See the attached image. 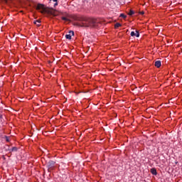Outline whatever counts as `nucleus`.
I'll use <instances>...</instances> for the list:
<instances>
[{
  "label": "nucleus",
  "mask_w": 182,
  "mask_h": 182,
  "mask_svg": "<svg viewBox=\"0 0 182 182\" xmlns=\"http://www.w3.org/2000/svg\"><path fill=\"white\" fill-rule=\"evenodd\" d=\"M100 23V21L98 18H87L81 24L77 23V26L81 28H97Z\"/></svg>",
  "instance_id": "1"
},
{
  "label": "nucleus",
  "mask_w": 182,
  "mask_h": 182,
  "mask_svg": "<svg viewBox=\"0 0 182 182\" xmlns=\"http://www.w3.org/2000/svg\"><path fill=\"white\" fill-rule=\"evenodd\" d=\"M36 9H37V11L42 9L41 14H48V15H52L53 16H56V15H58L56 14V10L49 7H45V4H38Z\"/></svg>",
  "instance_id": "2"
},
{
  "label": "nucleus",
  "mask_w": 182,
  "mask_h": 182,
  "mask_svg": "<svg viewBox=\"0 0 182 182\" xmlns=\"http://www.w3.org/2000/svg\"><path fill=\"white\" fill-rule=\"evenodd\" d=\"M55 164H56V162L55 161H49L46 164V167L48 170V171H52V170L55 169Z\"/></svg>",
  "instance_id": "3"
},
{
  "label": "nucleus",
  "mask_w": 182,
  "mask_h": 182,
  "mask_svg": "<svg viewBox=\"0 0 182 182\" xmlns=\"http://www.w3.org/2000/svg\"><path fill=\"white\" fill-rule=\"evenodd\" d=\"M131 36H136V38H139L140 36V33L138 31H136V33L134 31H132Z\"/></svg>",
  "instance_id": "4"
},
{
  "label": "nucleus",
  "mask_w": 182,
  "mask_h": 182,
  "mask_svg": "<svg viewBox=\"0 0 182 182\" xmlns=\"http://www.w3.org/2000/svg\"><path fill=\"white\" fill-rule=\"evenodd\" d=\"M151 173L154 176H157V170H156L154 168H151Z\"/></svg>",
  "instance_id": "5"
},
{
  "label": "nucleus",
  "mask_w": 182,
  "mask_h": 182,
  "mask_svg": "<svg viewBox=\"0 0 182 182\" xmlns=\"http://www.w3.org/2000/svg\"><path fill=\"white\" fill-rule=\"evenodd\" d=\"M155 66H156V68H160V66H161V61H160V60L156 61Z\"/></svg>",
  "instance_id": "6"
},
{
  "label": "nucleus",
  "mask_w": 182,
  "mask_h": 182,
  "mask_svg": "<svg viewBox=\"0 0 182 182\" xmlns=\"http://www.w3.org/2000/svg\"><path fill=\"white\" fill-rule=\"evenodd\" d=\"M35 25H37V26H41V20H36L33 22Z\"/></svg>",
  "instance_id": "7"
},
{
  "label": "nucleus",
  "mask_w": 182,
  "mask_h": 182,
  "mask_svg": "<svg viewBox=\"0 0 182 182\" xmlns=\"http://www.w3.org/2000/svg\"><path fill=\"white\" fill-rule=\"evenodd\" d=\"M120 26H122V24L119 23H117L114 25L115 29H117V28H120Z\"/></svg>",
  "instance_id": "8"
},
{
  "label": "nucleus",
  "mask_w": 182,
  "mask_h": 182,
  "mask_svg": "<svg viewBox=\"0 0 182 182\" xmlns=\"http://www.w3.org/2000/svg\"><path fill=\"white\" fill-rule=\"evenodd\" d=\"M65 38H66V39L70 40V39H72V35L67 34V35H65Z\"/></svg>",
  "instance_id": "9"
},
{
  "label": "nucleus",
  "mask_w": 182,
  "mask_h": 182,
  "mask_svg": "<svg viewBox=\"0 0 182 182\" xmlns=\"http://www.w3.org/2000/svg\"><path fill=\"white\" fill-rule=\"evenodd\" d=\"M11 151H18V148L16 146H14L11 149Z\"/></svg>",
  "instance_id": "10"
},
{
  "label": "nucleus",
  "mask_w": 182,
  "mask_h": 182,
  "mask_svg": "<svg viewBox=\"0 0 182 182\" xmlns=\"http://www.w3.org/2000/svg\"><path fill=\"white\" fill-rule=\"evenodd\" d=\"M128 15H129L130 16H132V15H134V11L133 10H130Z\"/></svg>",
  "instance_id": "11"
},
{
  "label": "nucleus",
  "mask_w": 182,
  "mask_h": 182,
  "mask_svg": "<svg viewBox=\"0 0 182 182\" xmlns=\"http://www.w3.org/2000/svg\"><path fill=\"white\" fill-rule=\"evenodd\" d=\"M120 16H121V18H124V19H126V18H127L126 15H124L123 14H121Z\"/></svg>",
  "instance_id": "12"
},
{
  "label": "nucleus",
  "mask_w": 182,
  "mask_h": 182,
  "mask_svg": "<svg viewBox=\"0 0 182 182\" xmlns=\"http://www.w3.org/2000/svg\"><path fill=\"white\" fill-rule=\"evenodd\" d=\"M61 19L63 21H68V18H66V17H61Z\"/></svg>",
  "instance_id": "13"
},
{
  "label": "nucleus",
  "mask_w": 182,
  "mask_h": 182,
  "mask_svg": "<svg viewBox=\"0 0 182 182\" xmlns=\"http://www.w3.org/2000/svg\"><path fill=\"white\" fill-rule=\"evenodd\" d=\"M69 33L70 35H73V36L75 35V32H73V31H70Z\"/></svg>",
  "instance_id": "14"
},
{
  "label": "nucleus",
  "mask_w": 182,
  "mask_h": 182,
  "mask_svg": "<svg viewBox=\"0 0 182 182\" xmlns=\"http://www.w3.org/2000/svg\"><path fill=\"white\" fill-rule=\"evenodd\" d=\"M54 6H58V1H55V3L54 4Z\"/></svg>",
  "instance_id": "15"
},
{
  "label": "nucleus",
  "mask_w": 182,
  "mask_h": 182,
  "mask_svg": "<svg viewBox=\"0 0 182 182\" xmlns=\"http://www.w3.org/2000/svg\"><path fill=\"white\" fill-rule=\"evenodd\" d=\"M6 141H9V138H8V136H6Z\"/></svg>",
  "instance_id": "16"
},
{
  "label": "nucleus",
  "mask_w": 182,
  "mask_h": 182,
  "mask_svg": "<svg viewBox=\"0 0 182 182\" xmlns=\"http://www.w3.org/2000/svg\"><path fill=\"white\" fill-rule=\"evenodd\" d=\"M141 15H144V11H141Z\"/></svg>",
  "instance_id": "17"
},
{
  "label": "nucleus",
  "mask_w": 182,
  "mask_h": 182,
  "mask_svg": "<svg viewBox=\"0 0 182 182\" xmlns=\"http://www.w3.org/2000/svg\"><path fill=\"white\" fill-rule=\"evenodd\" d=\"M53 2H58V0H53Z\"/></svg>",
  "instance_id": "18"
}]
</instances>
